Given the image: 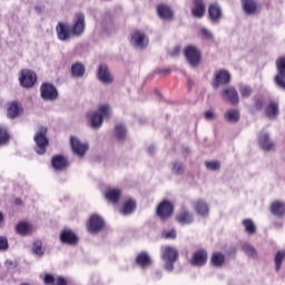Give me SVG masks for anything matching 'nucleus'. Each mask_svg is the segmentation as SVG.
I'll return each mask as SVG.
<instances>
[{
	"label": "nucleus",
	"mask_w": 285,
	"mask_h": 285,
	"mask_svg": "<svg viewBox=\"0 0 285 285\" xmlns=\"http://www.w3.org/2000/svg\"><path fill=\"white\" fill-rule=\"evenodd\" d=\"M193 3L191 17L204 19V14H206V2L204 0H193Z\"/></svg>",
	"instance_id": "obj_17"
},
{
	"label": "nucleus",
	"mask_w": 285,
	"mask_h": 285,
	"mask_svg": "<svg viewBox=\"0 0 285 285\" xmlns=\"http://www.w3.org/2000/svg\"><path fill=\"white\" fill-rule=\"evenodd\" d=\"M230 72L226 69H219L215 72L214 80L212 82V86L215 90L219 88V86H228L230 83Z\"/></svg>",
	"instance_id": "obj_8"
},
{
	"label": "nucleus",
	"mask_w": 285,
	"mask_h": 285,
	"mask_svg": "<svg viewBox=\"0 0 285 285\" xmlns=\"http://www.w3.org/2000/svg\"><path fill=\"white\" fill-rule=\"evenodd\" d=\"M285 259V252H277L275 256V268L279 271L282 268V262Z\"/></svg>",
	"instance_id": "obj_43"
},
{
	"label": "nucleus",
	"mask_w": 285,
	"mask_h": 285,
	"mask_svg": "<svg viewBox=\"0 0 285 285\" xmlns=\"http://www.w3.org/2000/svg\"><path fill=\"white\" fill-rule=\"evenodd\" d=\"M79 242V237L72 234V246H75Z\"/></svg>",
	"instance_id": "obj_56"
},
{
	"label": "nucleus",
	"mask_w": 285,
	"mask_h": 285,
	"mask_svg": "<svg viewBox=\"0 0 285 285\" xmlns=\"http://www.w3.org/2000/svg\"><path fill=\"white\" fill-rule=\"evenodd\" d=\"M275 65L277 73L274 77V83L282 90H285V57H278Z\"/></svg>",
	"instance_id": "obj_6"
},
{
	"label": "nucleus",
	"mask_w": 285,
	"mask_h": 285,
	"mask_svg": "<svg viewBox=\"0 0 285 285\" xmlns=\"http://www.w3.org/2000/svg\"><path fill=\"white\" fill-rule=\"evenodd\" d=\"M156 215L159 217L160 222H167V219H170V217L175 215V205L173 202L164 199L157 206Z\"/></svg>",
	"instance_id": "obj_3"
},
{
	"label": "nucleus",
	"mask_w": 285,
	"mask_h": 285,
	"mask_svg": "<svg viewBox=\"0 0 285 285\" xmlns=\"http://www.w3.org/2000/svg\"><path fill=\"white\" fill-rule=\"evenodd\" d=\"M69 142L72 144V136H70V138H69Z\"/></svg>",
	"instance_id": "obj_58"
},
{
	"label": "nucleus",
	"mask_w": 285,
	"mask_h": 285,
	"mask_svg": "<svg viewBox=\"0 0 285 285\" xmlns=\"http://www.w3.org/2000/svg\"><path fill=\"white\" fill-rule=\"evenodd\" d=\"M137 210V203L135 199L129 198L126 200L122 205V208L120 209L121 215H132Z\"/></svg>",
	"instance_id": "obj_31"
},
{
	"label": "nucleus",
	"mask_w": 285,
	"mask_h": 285,
	"mask_svg": "<svg viewBox=\"0 0 285 285\" xmlns=\"http://www.w3.org/2000/svg\"><path fill=\"white\" fill-rule=\"evenodd\" d=\"M7 115L10 119H14L21 115V106L18 102H10L8 105Z\"/></svg>",
	"instance_id": "obj_33"
},
{
	"label": "nucleus",
	"mask_w": 285,
	"mask_h": 285,
	"mask_svg": "<svg viewBox=\"0 0 285 285\" xmlns=\"http://www.w3.org/2000/svg\"><path fill=\"white\" fill-rule=\"evenodd\" d=\"M271 213L275 217H284L285 215V203L282 200H274L271 204Z\"/></svg>",
	"instance_id": "obj_28"
},
{
	"label": "nucleus",
	"mask_w": 285,
	"mask_h": 285,
	"mask_svg": "<svg viewBox=\"0 0 285 285\" xmlns=\"http://www.w3.org/2000/svg\"><path fill=\"white\" fill-rule=\"evenodd\" d=\"M105 198L109 204H119V199H121V189L111 188L105 193Z\"/></svg>",
	"instance_id": "obj_26"
},
{
	"label": "nucleus",
	"mask_w": 285,
	"mask_h": 285,
	"mask_svg": "<svg viewBox=\"0 0 285 285\" xmlns=\"http://www.w3.org/2000/svg\"><path fill=\"white\" fill-rule=\"evenodd\" d=\"M8 248V238L0 236V250H6Z\"/></svg>",
	"instance_id": "obj_50"
},
{
	"label": "nucleus",
	"mask_w": 285,
	"mask_h": 285,
	"mask_svg": "<svg viewBox=\"0 0 285 285\" xmlns=\"http://www.w3.org/2000/svg\"><path fill=\"white\" fill-rule=\"evenodd\" d=\"M4 266L7 268H17V263L13 262V261L8 259V261H6Z\"/></svg>",
	"instance_id": "obj_52"
},
{
	"label": "nucleus",
	"mask_w": 285,
	"mask_h": 285,
	"mask_svg": "<svg viewBox=\"0 0 285 285\" xmlns=\"http://www.w3.org/2000/svg\"><path fill=\"white\" fill-rule=\"evenodd\" d=\"M225 119L229 121V124H237L240 119L239 110L237 109H229L225 114Z\"/></svg>",
	"instance_id": "obj_35"
},
{
	"label": "nucleus",
	"mask_w": 285,
	"mask_h": 285,
	"mask_svg": "<svg viewBox=\"0 0 285 285\" xmlns=\"http://www.w3.org/2000/svg\"><path fill=\"white\" fill-rule=\"evenodd\" d=\"M224 17V12L222 11V7L219 3L214 2L208 7V18L213 23H218L219 20Z\"/></svg>",
	"instance_id": "obj_16"
},
{
	"label": "nucleus",
	"mask_w": 285,
	"mask_h": 285,
	"mask_svg": "<svg viewBox=\"0 0 285 285\" xmlns=\"http://www.w3.org/2000/svg\"><path fill=\"white\" fill-rule=\"evenodd\" d=\"M246 233L248 235H255L257 233V227L255 226V223L250 218H246L242 222Z\"/></svg>",
	"instance_id": "obj_36"
},
{
	"label": "nucleus",
	"mask_w": 285,
	"mask_h": 285,
	"mask_svg": "<svg viewBox=\"0 0 285 285\" xmlns=\"http://www.w3.org/2000/svg\"><path fill=\"white\" fill-rule=\"evenodd\" d=\"M87 117L90 120L91 128H101L104 125V117H110V106L100 105L98 111H89Z\"/></svg>",
	"instance_id": "obj_2"
},
{
	"label": "nucleus",
	"mask_w": 285,
	"mask_h": 285,
	"mask_svg": "<svg viewBox=\"0 0 285 285\" xmlns=\"http://www.w3.org/2000/svg\"><path fill=\"white\" fill-rule=\"evenodd\" d=\"M156 72L157 75H170V72H173V69L171 68L157 69Z\"/></svg>",
	"instance_id": "obj_51"
},
{
	"label": "nucleus",
	"mask_w": 285,
	"mask_h": 285,
	"mask_svg": "<svg viewBox=\"0 0 285 285\" xmlns=\"http://www.w3.org/2000/svg\"><path fill=\"white\" fill-rule=\"evenodd\" d=\"M264 106H265V102H264V99L262 98H255L254 99V110H264Z\"/></svg>",
	"instance_id": "obj_47"
},
{
	"label": "nucleus",
	"mask_w": 285,
	"mask_h": 285,
	"mask_svg": "<svg viewBox=\"0 0 285 285\" xmlns=\"http://www.w3.org/2000/svg\"><path fill=\"white\" fill-rule=\"evenodd\" d=\"M265 115L268 119H277V116L279 115V104L271 101L265 108Z\"/></svg>",
	"instance_id": "obj_30"
},
{
	"label": "nucleus",
	"mask_w": 285,
	"mask_h": 285,
	"mask_svg": "<svg viewBox=\"0 0 285 285\" xmlns=\"http://www.w3.org/2000/svg\"><path fill=\"white\" fill-rule=\"evenodd\" d=\"M20 86L22 88H32L37 83V73L32 70L22 69L19 76Z\"/></svg>",
	"instance_id": "obj_10"
},
{
	"label": "nucleus",
	"mask_w": 285,
	"mask_h": 285,
	"mask_svg": "<svg viewBox=\"0 0 285 285\" xmlns=\"http://www.w3.org/2000/svg\"><path fill=\"white\" fill-rule=\"evenodd\" d=\"M165 239H177V232L175 229H170L166 233H164Z\"/></svg>",
	"instance_id": "obj_48"
},
{
	"label": "nucleus",
	"mask_w": 285,
	"mask_h": 285,
	"mask_svg": "<svg viewBox=\"0 0 285 285\" xmlns=\"http://www.w3.org/2000/svg\"><path fill=\"white\" fill-rule=\"evenodd\" d=\"M137 266H140V268H148L153 264V259L150 258V255H148L147 252H140L135 259Z\"/></svg>",
	"instance_id": "obj_25"
},
{
	"label": "nucleus",
	"mask_w": 285,
	"mask_h": 285,
	"mask_svg": "<svg viewBox=\"0 0 285 285\" xmlns=\"http://www.w3.org/2000/svg\"><path fill=\"white\" fill-rule=\"evenodd\" d=\"M86 31V16L81 12L75 14L72 37H81Z\"/></svg>",
	"instance_id": "obj_11"
},
{
	"label": "nucleus",
	"mask_w": 285,
	"mask_h": 285,
	"mask_svg": "<svg viewBox=\"0 0 285 285\" xmlns=\"http://www.w3.org/2000/svg\"><path fill=\"white\" fill-rule=\"evenodd\" d=\"M97 77L102 83H112V76H110L108 65H99Z\"/></svg>",
	"instance_id": "obj_19"
},
{
	"label": "nucleus",
	"mask_w": 285,
	"mask_h": 285,
	"mask_svg": "<svg viewBox=\"0 0 285 285\" xmlns=\"http://www.w3.org/2000/svg\"><path fill=\"white\" fill-rule=\"evenodd\" d=\"M220 95L224 101H228L232 106H237V104H239V94L234 87L225 88Z\"/></svg>",
	"instance_id": "obj_15"
},
{
	"label": "nucleus",
	"mask_w": 285,
	"mask_h": 285,
	"mask_svg": "<svg viewBox=\"0 0 285 285\" xmlns=\"http://www.w3.org/2000/svg\"><path fill=\"white\" fill-rule=\"evenodd\" d=\"M131 41H134L136 48H146L148 46V39H146V35L141 31H135L131 35Z\"/></svg>",
	"instance_id": "obj_23"
},
{
	"label": "nucleus",
	"mask_w": 285,
	"mask_h": 285,
	"mask_svg": "<svg viewBox=\"0 0 285 285\" xmlns=\"http://www.w3.org/2000/svg\"><path fill=\"white\" fill-rule=\"evenodd\" d=\"M194 209L200 217H208V214L210 213L208 204H206V202H204L203 199H199L195 203Z\"/></svg>",
	"instance_id": "obj_29"
},
{
	"label": "nucleus",
	"mask_w": 285,
	"mask_h": 285,
	"mask_svg": "<svg viewBox=\"0 0 285 285\" xmlns=\"http://www.w3.org/2000/svg\"><path fill=\"white\" fill-rule=\"evenodd\" d=\"M40 95L45 101H55L59 97V91L52 83L45 82L40 87Z\"/></svg>",
	"instance_id": "obj_9"
},
{
	"label": "nucleus",
	"mask_w": 285,
	"mask_h": 285,
	"mask_svg": "<svg viewBox=\"0 0 285 285\" xmlns=\"http://www.w3.org/2000/svg\"><path fill=\"white\" fill-rule=\"evenodd\" d=\"M173 173H175V175H184V170H186V167H184V164L181 163H173V167H171Z\"/></svg>",
	"instance_id": "obj_44"
},
{
	"label": "nucleus",
	"mask_w": 285,
	"mask_h": 285,
	"mask_svg": "<svg viewBox=\"0 0 285 285\" xmlns=\"http://www.w3.org/2000/svg\"><path fill=\"white\" fill-rule=\"evenodd\" d=\"M184 55L189 66H191L193 68H197V66L202 63V50H199L197 47L191 45L187 46L184 49Z\"/></svg>",
	"instance_id": "obj_5"
},
{
	"label": "nucleus",
	"mask_w": 285,
	"mask_h": 285,
	"mask_svg": "<svg viewBox=\"0 0 285 285\" xmlns=\"http://www.w3.org/2000/svg\"><path fill=\"white\" fill-rule=\"evenodd\" d=\"M106 228V222L104 218L97 214L90 216L87 223V230L91 235H97V233H101Z\"/></svg>",
	"instance_id": "obj_7"
},
{
	"label": "nucleus",
	"mask_w": 285,
	"mask_h": 285,
	"mask_svg": "<svg viewBox=\"0 0 285 285\" xmlns=\"http://www.w3.org/2000/svg\"><path fill=\"white\" fill-rule=\"evenodd\" d=\"M47 132L48 128L41 127L33 137L36 144L35 150L38 155H43L46 153V148L48 147V137H46Z\"/></svg>",
	"instance_id": "obj_4"
},
{
	"label": "nucleus",
	"mask_w": 285,
	"mask_h": 285,
	"mask_svg": "<svg viewBox=\"0 0 285 285\" xmlns=\"http://www.w3.org/2000/svg\"><path fill=\"white\" fill-rule=\"evenodd\" d=\"M89 149L90 145H88V142H81L76 137L72 138V153L79 157V159H83Z\"/></svg>",
	"instance_id": "obj_13"
},
{
	"label": "nucleus",
	"mask_w": 285,
	"mask_h": 285,
	"mask_svg": "<svg viewBox=\"0 0 285 285\" xmlns=\"http://www.w3.org/2000/svg\"><path fill=\"white\" fill-rule=\"evenodd\" d=\"M60 242H61V244L72 245V230L71 229H62L60 232Z\"/></svg>",
	"instance_id": "obj_37"
},
{
	"label": "nucleus",
	"mask_w": 285,
	"mask_h": 285,
	"mask_svg": "<svg viewBox=\"0 0 285 285\" xmlns=\"http://www.w3.org/2000/svg\"><path fill=\"white\" fill-rule=\"evenodd\" d=\"M86 75V66L81 62H76L72 65V76L73 77H82Z\"/></svg>",
	"instance_id": "obj_38"
},
{
	"label": "nucleus",
	"mask_w": 285,
	"mask_h": 285,
	"mask_svg": "<svg viewBox=\"0 0 285 285\" xmlns=\"http://www.w3.org/2000/svg\"><path fill=\"white\" fill-rule=\"evenodd\" d=\"M56 32L59 41H70V37H72V27L68 22H58Z\"/></svg>",
	"instance_id": "obj_12"
},
{
	"label": "nucleus",
	"mask_w": 285,
	"mask_h": 285,
	"mask_svg": "<svg viewBox=\"0 0 285 285\" xmlns=\"http://www.w3.org/2000/svg\"><path fill=\"white\" fill-rule=\"evenodd\" d=\"M207 262H208V252L206 249H198L193 254L189 261V264H191V266L202 267V266H206Z\"/></svg>",
	"instance_id": "obj_14"
},
{
	"label": "nucleus",
	"mask_w": 285,
	"mask_h": 285,
	"mask_svg": "<svg viewBox=\"0 0 285 285\" xmlns=\"http://www.w3.org/2000/svg\"><path fill=\"white\" fill-rule=\"evenodd\" d=\"M10 139V135H8V129L6 127L0 126V146L8 144Z\"/></svg>",
	"instance_id": "obj_41"
},
{
	"label": "nucleus",
	"mask_w": 285,
	"mask_h": 285,
	"mask_svg": "<svg viewBox=\"0 0 285 285\" xmlns=\"http://www.w3.org/2000/svg\"><path fill=\"white\" fill-rule=\"evenodd\" d=\"M32 253L37 255L38 257H41L43 255V248L41 247V243L37 242L33 244Z\"/></svg>",
	"instance_id": "obj_45"
},
{
	"label": "nucleus",
	"mask_w": 285,
	"mask_h": 285,
	"mask_svg": "<svg viewBox=\"0 0 285 285\" xmlns=\"http://www.w3.org/2000/svg\"><path fill=\"white\" fill-rule=\"evenodd\" d=\"M16 203L21 204V202H19V200H16Z\"/></svg>",
	"instance_id": "obj_59"
},
{
	"label": "nucleus",
	"mask_w": 285,
	"mask_h": 285,
	"mask_svg": "<svg viewBox=\"0 0 285 285\" xmlns=\"http://www.w3.org/2000/svg\"><path fill=\"white\" fill-rule=\"evenodd\" d=\"M242 250H244L248 255V257H253L254 259H256V257H257V249H255V247H253L252 245L244 244L242 246Z\"/></svg>",
	"instance_id": "obj_40"
},
{
	"label": "nucleus",
	"mask_w": 285,
	"mask_h": 285,
	"mask_svg": "<svg viewBox=\"0 0 285 285\" xmlns=\"http://www.w3.org/2000/svg\"><path fill=\"white\" fill-rule=\"evenodd\" d=\"M243 10L246 14H255L257 12V2L255 0H240Z\"/></svg>",
	"instance_id": "obj_32"
},
{
	"label": "nucleus",
	"mask_w": 285,
	"mask_h": 285,
	"mask_svg": "<svg viewBox=\"0 0 285 285\" xmlns=\"http://www.w3.org/2000/svg\"><path fill=\"white\" fill-rule=\"evenodd\" d=\"M32 232V225L28 222H20L16 226V233L18 235H29Z\"/></svg>",
	"instance_id": "obj_34"
},
{
	"label": "nucleus",
	"mask_w": 285,
	"mask_h": 285,
	"mask_svg": "<svg viewBox=\"0 0 285 285\" xmlns=\"http://www.w3.org/2000/svg\"><path fill=\"white\" fill-rule=\"evenodd\" d=\"M176 222L181 226H188L195 222V217L188 209H183L176 215Z\"/></svg>",
	"instance_id": "obj_18"
},
{
	"label": "nucleus",
	"mask_w": 285,
	"mask_h": 285,
	"mask_svg": "<svg viewBox=\"0 0 285 285\" xmlns=\"http://www.w3.org/2000/svg\"><path fill=\"white\" fill-rule=\"evenodd\" d=\"M205 119L207 120L215 119V112H213V110L206 111Z\"/></svg>",
	"instance_id": "obj_53"
},
{
	"label": "nucleus",
	"mask_w": 285,
	"mask_h": 285,
	"mask_svg": "<svg viewBox=\"0 0 285 285\" xmlns=\"http://www.w3.org/2000/svg\"><path fill=\"white\" fill-rule=\"evenodd\" d=\"M51 165L55 170H66V168L70 166L68 158L61 155L53 156L51 159Z\"/></svg>",
	"instance_id": "obj_20"
},
{
	"label": "nucleus",
	"mask_w": 285,
	"mask_h": 285,
	"mask_svg": "<svg viewBox=\"0 0 285 285\" xmlns=\"http://www.w3.org/2000/svg\"><path fill=\"white\" fill-rule=\"evenodd\" d=\"M157 12L160 19H164L165 21L173 20V16H174L173 9H170L168 4H158Z\"/></svg>",
	"instance_id": "obj_27"
},
{
	"label": "nucleus",
	"mask_w": 285,
	"mask_h": 285,
	"mask_svg": "<svg viewBox=\"0 0 285 285\" xmlns=\"http://www.w3.org/2000/svg\"><path fill=\"white\" fill-rule=\"evenodd\" d=\"M0 222H3V214L0 212Z\"/></svg>",
	"instance_id": "obj_57"
},
{
	"label": "nucleus",
	"mask_w": 285,
	"mask_h": 285,
	"mask_svg": "<svg viewBox=\"0 0 285 285\" xmlns=\"http://www.w3.org/2000/svg\"><path fill=\"white\" fill-rule=\"evenodd\" d=\"M200 35H203L205 39H213V32L206 28L200 29Z\"/></svg>",
	"instance_id": "obj_49"
},
{
	"label": "nucleus",
	"mask_w": 285,
	"mask_h": 285,
	"mask_svg": "<svg viewBox=\"0 0 285 285\" xmlns=\"http://www.w3.org/2000/svg\"><path fill=\"white\" fill-rule=\"evenodd\" d=\"M161 259L165 262V269L169 273L175 271V262L179 259V252L177 248L167 245L160 248Z\"/></svg>",
	"instance_id": "obj_1"
},
{
	"label": "nucleus",
	"mask_w": 285,
	"mask_h": 285,
	"mask_svg": "<svg viewBox=\"0 0 285 285\" xmlns=\"http://www.w3.org/2000/svg\"><path fill=\"white\" fill-rule=\"evenodd\" d=\"M239 92H240L242 97L248 98V97H250V95H253V89L248 86H243L239 88Z\"/></svg>",
	"instance_id": "obj_46"
},
{
	"label": "nucleus",
	"mask_w": 285,
	"mask_h": 285,
	"mask_svg": "<svg viewBox=\"0 0 285 285\" xmlns=\"http://www.w3.org/2000/svg\"><path fill=\"white\" fill-rule=\"evenodd\" d=\"M205 166L207 170H219L222 168V163L218 160L205 161Z\"/></svg>",
	"instance_id": "obj_42"
},
{
	"label": "nucleus",
	"mask_w": 285,
	"mask_h": 285,
	"mask_svg": "<svg viewBox=\"0 0 285 285\" xmlns=\"http://www.w3.org/2000/svg\"><path fill=\"white\" fill-rule=\"evenodd\" d=\"M210 264L215 268H222L226 265V255L222 252H214L210 256Z\"/></svg>",
	"instance_id": "obj_22"
},
{
	"label": "nucleus",
	"mask_w": 285,
	"mask_h": 285,
	"mask_svg": "<svg viewBox=\"0 0 285 285\" xmlns=\"http://www.w3.org/2000/svg\"><path fill=\"white\" fill-rule=\"evenodd\" d=\"M258 146H261L263 150H266V153H268L273 150L275 144L271 141V136L267 132H265L258 137Z\"/></svg>",
	"instance_id": "obj_24"
},
{
	"label": "nucleus",
	"mask_w": 285,
	"mask_h": 285,
	"mask_svg": "<svg viewBox=\"0 0 285 285\" xmlns=\"http://www.w3.org/2000/svg\"><path fill=\"white\" fill-rule=\"evenodd\" d=\"M237 253V247H232L229 248L228 255H236Z\"/></svg>",
	"instance_id": "obj_55"
},
{
	"label": "nucleus",
	"mask_w": 285,
	"mask_h": 285,
	"mask_svg": "<svg viewBox=\"0 0 285 285\" xmlns=\"http://www.w3.org/2000/svg\"><path fill=\"white\" fill-rule=\"evenodd\" d=\"M179 52H181V49L179 47H175L170 53V57H178Z\"/></svg>",
	"instance_id": "obj_54"
},
{
	"label": "nucleus",
	"mask_w": 285,
	"mask_h": 285,
	"mask_svg": "<svg viewBox=\"0 0 285 285\" xmlns=\"http://www.w3.org/2000/svg\"><path fill=\"white\" fill-rule=\"evenodd\" d=\"M45 285H68L66 278L61 276L55 277L51 274H45L41 276Z\"/></svg>",
	"instance_id": "obj_21"
},
{
	"label": "nucleus",
	"mask_w": 285,
	"mask_h": 285,
	"mask_svg": "<svg viewBox=\"0 0 285 285\" xmlns=\"http://www.w3.org/2000/svg\"><path fill=\"white\" fill-rule=\"evenodd\" d=\"M115 131H116V139H118V141H124L126 139V127L121 124H118L115 126Z\"/></svg>",
	"instance_id": "obj_39"
}]
</instances>
